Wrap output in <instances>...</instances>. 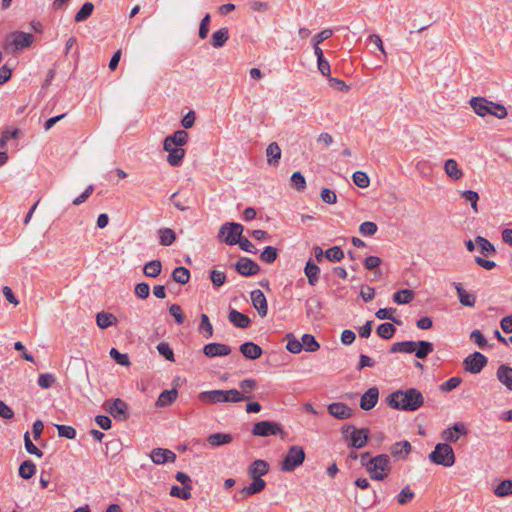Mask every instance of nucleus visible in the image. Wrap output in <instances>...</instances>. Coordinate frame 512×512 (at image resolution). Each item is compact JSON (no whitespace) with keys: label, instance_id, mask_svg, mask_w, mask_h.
<instances>
[{"label":"nucleus","instance_id":"obj_58","mask_svg":"<svg viewBox=\"0 0 512 512\" xmlns=\"http://www.w3.org/2000/svg\"><path fill=\"white\" fill-rule=\"evenodd\" d=\"M291 184L298 191H303L306 188L305 177L300 171H296L292 174Z\"/></svg>","mask_w":512,"mask_h":512},{"label":"nucleus","instance_id":"obj_23","mask_svg":"<svg viewBox=\"0 0 512 512\" xmlns=\"http://www.w3.org/2000/svg\"><path fill=\"white\" fill-rule=\"evenodd\" d=\"M242 355L250 360H256L262 356L263 350L262 348L253 342H245L239 347Z\"/></svg>","mask_w":512,"mask_h":512},{"label":"nucleus","instance_id":"obj_2","mask_svg":"<svg viewBox=\"0 0 512 512\" xmlns=\"http://www.w3.org/2000/svg\"><path fill=\"white\" fill-rule=\"evenodd\" d=\"M244 394H242L237 389H229V390H210L203 391L198 394L199 401L206 404H217V403H238L245 399H247Z\"/></svg>","mask_w":512,"mask_h":512},{"label":"nucleus","instance_id":"obj_19","mask_svg":"<svg viewBox=\"0 0 512 512\" xmlns=\"http://www.w3.org/2000/svg\"><path fill=\"white\" fill-rule=\"evenodd\" d=\"M467 429L463 423H456L452 427L445 429L442 432V439L446 442L455 443L458 441L460 435H465Z\"/></svg>","mask_w":512,"mask_h":512},{"label":"nucleus","instance_id":"obj_10","mask_svg":"<svg viewBox=\"0 0 512 512\" xmlns=\"http://www.w3.org/2000/svg\"><path fill=\"white\" fill-rule=\"evenodd\" d=\"M488 359L480 352H473L463 361L464 369L471 374H478L487 365Z\"/></svg>","mask_w":512,"mask_h":512},{"label":"nucleus","instance_id":"obj_25","mask_svg":"<svg viewBox=\"0 0 512 512\" xmlns=\"http://www.w3.org/2000/svg\"><path fill=\"white\" fill-rule=\"evenodd\" d=\"M411 444L407 440L395 442L390 447L391 455L398 459H405L411 452Z\"/></svg>","mask_w":512,"mask_h":512},{"label":"nucleus","instance_id":"obj_29","mask_svg":"<svg viewBox=\"0 0 512 512\" xmlns=\"http://www.w3.org/2000/svg\"><path fill=\"white\" fill-rule=\"evenodd\" d=\"M456 291H457V295H458V298H459V301L460 303L463 305V306H467V307H473L475 305V302H476V297L474 294H471V293H468L463 287H462V284L461 283H453Z\"/></svg>","mask_w":512,"mask_h":512},{"label":"nucleus","instance_id":"obj_53","mask_svg":"<svg viewBox=\"0 0 512 512\" xmlns=\"http://www.w3.org/2000/svg\"><path fill=\"white\" fill-rule=\"evenodd\" d=\"M191 488L179 487L177 485H173L170 489V495L172 497H177L183 500H188L191 498Z\"/></svg>","mask_w":512,"mask_h":512},{"label":"nucleus","instance_id":"obj_7","mask_svg":"<svg viewBox=\"0 0 512 512\" xmlns=\"http://www.w3.org/2000/svg\"><path fill=\"white\" fill-rule=\"evenodd\" d=\"M305 456V451L301 446H291L281 462V470L285 472L294 471L303 464Z\"/></svg>","mask_w":512,"mask_h":512},{"label":"nucleus","instance_id":"obj_26","mask_svg":"<svg viewBox=\"0 0 512 512\" xmlns=\"http://www.w3.org/2000/svg\"><path fill=\"white\" fill-rule=\"evenodd\" d=\"M305 276L308 279V283L311 286H315L319 281L320 268L316 265L312 259L306 262L304 267Z\"/></svg>","mask_w":512,"mask_h":512},{"label":"nucleus","instance_id":"obj_8","mask_svg":"<svg viewBox=\"0 0 512 512\" xmlns=\"http://www.w3.org/2000/svg\"><path fill=\"white\" fill-rule=\"evenodd\" d=\"M251 432L253 435L260 437L280 435L281 438H284L286 436V433L280 423L269 420L256 422L253 425Z\"/></svg>","mask_w":512,"mask_h":512},{"label":"nucleus","instance_id":"obj_32","mask_svg":"<svg viewBox=\"0 0 512 512\" xmlns=\"http://www.w3.org/2000/svg\"><path fill=\"white\" fill-rule=\"evenodd\" d=\"M232 440H233V437L231 434L221 433V432L211 434L207 437V442L212 447H218V446L229 444L232 442Z\"/></svg>","mask_w":512,"mask_h":512},{"label":"nucleus","instance_id":"obj_50","mask_svg":"<svg viewBox=\"0 0 512 512\" xmlns=\"http://www.w3.org/2000/svg\"><path fill=\"white\" fill-rule=\"evenodd\" d=\"M395 311V308H380L379 310L376 311L375 316L380 320L388 319L391 320L393 323L400 325L401 320L393 316V313Z\"/></svg>","mask_w":512,"mask_h":512},{"label":"nucleus","instance_id":"obj_40","mask_svg":"<svg viewBox=\"0 0 512 512\" xmlns=\"http://www.w3.org/2000/svg\"><path fill=\"white\" fill-rule=\"evenodd\" d=\"M415 293L410 289H402L393 294V301L399 305L408 304L414 299Z\"/></svg>","mask_w":512,"mask_h":512},{"label":"nucleus","instance_id":"obj_52","mask_svg":"<svg viewBox=\"0 0 512 512\" xmlns=\"http://www.w3.org/2000/svg\"><path fill=\"white\" fill-rule=\"evenodd\" d=\"M24 445L29 454L35 455L39 458L43 456V452L32 442L28 431L24 434Z\"/></svg>","mask_w":512,"mask_h":512},{"label":"nucleus","instance_id":"obj_45","mask_svg":"<svg viewBox=\"0 0 512 512\" xmlns=\"http://www.w3.org/2000/svg\"><path fill=\"white\" fill-rule=\"evenodd\" d=\"M497 497H506L512 495V480L506 479L501 481L494 489Z\"/></svg>","mask_w":512,"mask_h":512},{"label":"nucleus","instance_id":"obj_63","mask_svg":"<svg viewBox=\"0 0 512 512\" xmlns=\"http://www.w3.org/2000/svg\"><path fill=\"white\" fill-rule=\"evenodd\" d=\"M55 382L56 377L50 373L40 374L37 381L38 385L43 389H49Z\"/></svg>","mask_w":512,"mask_h":512},{"label":"nucleus","instance_id":"obj_56","mask_svg":"<svg viewBox=\"0 0 512 512\" xmlns=\"http://www.w3.org/2000/svg\"><path fill=\"white\" fill-rule=\"evenodd\" d=\"M353 182L360 188H367L370 184L369 176L363 171H356L352 176Z\"/></svg>","mask_w":512,"mask_h":512},{"label":"nucleus","instance_id":"obj_12","mask_svg":"<svg viewBox=\"0 0 512 512\" xmlns=\"http://www.w3.org/2000/svg\"><path fill=\"white\" fill-rule=\"evenodd\" d=\"M328 413L339 420H346L353 416V410L342 402H334L328 405Z\"/></svg>","mask_w":512,"mask_h":512},{"label":"nucleus","instance_id":"obj_64","mask_svg":"<svg viewBox=\"0 0 512 512\" xmlns=\"http://www.w3.org/2000/svg\"><path fill=\"white\" fill-rule=\"evenodd\" d=\"M415 494L410 490L409 486L404 487L397 496V502L405 505L414 498Z\"/></svg>","mask_w":512,"mask_h":512},{"label":"nucleus","instance_id":"obj_4","mask_svg":"<svg viewBox=\"0 0 512 512\" xmlns=\"http://www.w3.org/2000/svg\"><path fill=\"white\" fill-rule=\"evenodd\" d=\"M430 462L444 467H451L455 463V453L448 443L436 444L434 450L428 455Z\"/></svg>","mask_w":512,"mask_h":512},{"label":"nucleus","instance_id":"obj_47","mask_svg":"<svg viewBox=\"0 0 512 512\" xmlns=\"http://www.w3.org/2000/svg\"><path fill=\"white\" fill-rule=\"evenodd\" d=\"M303 349L307 352H315L320 348L319 343L312 334H304L301 338Z\"/></svg>","mask_w":512,"mask_h":512},{"label":"nucleus","instance_id":"obj_35","mask_svg":"<svg viewBox=\"0 0 512 512\" xmlns=\"http://www.w3.org/2000/svg\"><path fill=\"white\" fill-rule=\"evenodd\" d=\"M96 323L99 328L106 329L112 325H115L117 323V318L111 313L102 311L97 313Z\"/></svg>","mask_w":512,"mask_h":512},{"label":"nucleus","instance_id":"obj_5","mask_svg":"<svg viewBox=\"0 0 512 512\" xmlns=\"http://www.w3.org/2000/svg\"><path fill=\"white\" fill-rule=\"evenodd\" d=\"M367 472L372 480L381 481L387 477L391 470L390 458L387 454H380L369 460Z\"/></svg>","mask_w":512,"mask_h":512},{"label":"nucleus","instance_id":"obj_36","mask_svg":"<svg viewBox=\"0 0 512 512\" xmlns=\"http://www.w3.org/2000/svg\"><path fill=\"white\" fill-rule=\"evenodd\" d=\"M416 342L402 341L394 343L390 349V353H413L416 349Z\"/></svg>","mask_w":512,"mask_h":512},{"label":"nucleus","instance_id":"obj_33","mask_svg":"<svg viewBox=\"0 0 512 512\" xmlns=\"http://www.w3.org/2000/svg\"><path fill=\"white\" fill-rule=\"evenodd\" d=\"M229 39V30L227 27L220 28L215 31L211 36V45L214 48H220L225 45Z\"/></svg>","mask_w":512,"mask_h":512},{"label":"nucleus","instance_id":"obj_51","mask_svg":"<svg viewBox=\"0 0 512 512\" xmlns=\"http://www.w3.org/2000/svg\"><path fill=\"white\" fill-rule=\"evenodd\" d=\"M325 257L331 262H339L344 258V252L339 246H333L325 251Z\"/></svg>","mask_w":512,"mask_h":512},{"label":"nucleus","instance_id":"obj_18","mask_svg":"<svg viewBox=\"0 0 512 512\" xmlns=\"http://www.w3.org/2000/svg\"><path fill=\"white\" fill-rule=\"evenodd\" d=\"M250 296L254 308L261 317H265L268 312V305L264 293L259 289H255L251 292Z\"/></svg>","mask_w":512,"mask_h":512},{"label":"nucleus","instance_id":"obj_30","mask_svg":"<svg viewBox=\"0 0 512 512\" xmlns=\"http://www.w3.org/2000/svg\"><path fill=\"white\" fill-rule=\"evenodd\" d=\"M267 163L271 166H278L281 159V149L276 142L270 143L266 148Z\"/></svg>","mask_w":512,"mask_h":512},{"label":"nucleus","instance_id":"obj_16","mask_svg":"<svg viewBox=\"0 0 512 512\" xmlns=\"http://www.w3.org/2000/svg\"><path fill=\"white\" fill-rule=\"evenodd\" d=\"M150 458L153 463L161 465L166 462H174L176 460V454L169 449L154 448L150 453Z\"/></svg>","mask_w":512,"mask_h":512},{"label":"nucleus","instance_id":"obj_41","mask_svg":"<svg viewBox=\"0 0 512 512\" xmlns=\"http://www.w3.org/2000/svg\"><path fill=\"white\" fill-rule=\"evenodd\" d=\"M172 279L179 284H186L190 280V271L183 266L176 267L171 274Z\"/></svg>","mask_w":512,"mask_h":512},{"label":"nucleus","instance_id":"obj_42","mask_svg":"<svg viewBox=\"0 0 512 512\" xmlns=\"http://www.w3.org/2000/svg\"><path fill=\"white\" fill-rule=\"evenodd\" d=\"M159 242L163 246H170L176 240V233L170 228H161L158 231Z\"/></svg>","mask_w":512,"mask_h":512},{"label":"nucleus","instance_id":"obj_48","mask_svg":"<svg viewBox=\"0 0 512 512\" xmlns=\"http://www.w3.org/2000/svg\"><path fill=\"white\" fill-rule=\"evenodd\" d=\"M305 308L307 316L319 314L322 309V303L319 299L311 297L306 300Z\"/></svg>","mask_w":512,"mask_h":512},{"label":"nucleus","instance_id":"obj_38","mask_svg":"<svg viewBox=\"0 0 512 512\" xmlns=\"http://www.w3.org/2000/svg\"><path fill=\"white\" fill-rule=\"evenodd\" d=\"M18 473L21 478L28 480L36 473V465L32 460H25L20 464Z\"/></svg>","mask_w":512,"mask_h":512},{"label":"nucleus","instance_id":"obj_59","mask_svg":"<svg viewBox=\"0 0 512 512\" xmlns=\"http://www.w3.org/2000/svg\"><path fill=\"white\" fill-rule=\"evenodd\" d=\"M201 322L199 325V330L205 332L204 336L208 339L213 335V326L210 323L209 317L206 314H201Z\"/></svg>","mask_w":512,"mask_h":512},{"label":"nucleus","instance_id":"obj_1","mask_svg":"<svg viewBox=\"0 0 512 512\" xmlns=\"http://www.w3.org/2000/svg\"><path fill=\"white\" fill-rule=\"evenodd\" d=\"M387 405L395 410L416 411L424 404V396L416 388L396 390L386 398Z\"/></svg>","mask_w":512,"mask_h":512},{"label":"nucleus","instance_id":"obj_11","mask_svg":"<svg viewBox=\"0 0 512 512\" xmlns=\"http://www.w3.org/2000/svg\"><path fill=\"white\" fill-rule=\"evenodd\" d=\"M235 270L244 277L256 275L260 272V266L248 257H240L234 264Z\"/></svg>","mask_w":512,"mask_h":512},{"label":"nucleus","instance_id":"obj_15","mask_svg":"<svg viewBox=\"0 0 512 512\" xmlns=\"http://www.w3.org/2000/svg\"><path fill=\"white\" fill-rule=\"evenodd\" d=\"M379 399V390L377 387L369 388L360 399V408L369 411L374 408Z\"/></svg>","mask_w":512,"mask_h":512},{"label":"nucleus","instance_id":"obj_9","mask_svg":"<svg viewBox=\"0 0 512 512\" xmlns=\"http://www.w3.org/2000/svg\"><path fill=\"white\" fill-rule=\"evenodd\" d=\"M103 407L116 420L125 421L129 418L128 405L120 398L106 401Z\"/></svg>","mask_w":512,"mask_h":512},{"label":"nucleus","instance_id":"obj_39","mask_svg":"<svg viewBox=\"0 0 512 512\" xmlns=\"http://www.w3.org/2000/svg\"><path fill=\"white\" fill-rule=\"evenodd\" d=\"M444 169L453 180H459L463 176L462 170L458 168V163L454 159H448L445 162Z\"/></svg>","mask_w":512,"mask_h":512},{"label":"nucleus","instance_id":"obj_27","mask_svg":"<svg viewBox=\"0 0 512 512\" xmlns=\"http://www.w3.org/2000/svg\"><path fill=\"white\" fill-rule=\"evenodd\" d=\"M189 139V135L185 130H177L172 135L167 136L165 146L170 147L171 145L184 146Z\"/></svg>","mask_w":512,"mask_h":512},{"label":"nucleus","instance_id":"obj_17","mask_svg":"<svg viewBox=\"0 0 512 512\" xmlns=\"http://www.w3.org/2000/svg\"><path fill=\"white\" fill-rule=\"evenodd\" d=\"M473 111L480 117L490 115V108L493 105L492 101L487 100L484 97H473L469 101Z\"/></svg>","mask_w":512,"mask_h":512},{"label":"nucleus","instance_id":"obj_46","mask_svg":"<svg viewBox=\"0 0 512 512\" xmlns=\"http://www.w3.org/2000/svg\"><path fill=\"white\" fill-rule=\"evenodd\" d=\"M395 331V326L389 322L380 324L376 329L378 336L386 340L391 339L394 336Z\"/></svg>","mask_w":512,"mask_h":512},{"label":"nucleus","instance_id":"obj_6","mask_svg":"<svg viewBox=\"0 0 512 512\" xmlns=\"http://www.w3.org/2000/svg\"><path fill=\"white\" fill-rule=\"evenodd\" d=\"M244 227L240 223L226 222L224 223L218 232V240L229 246L236 245L240 242Z\"/></svg>","mask_w":512,"mask_h":512},{"label":"nucleus","instance_id":"obj_31","mask_svg":"<svg viewBox=\"0 0 512 512\" xmlns=\"http://www.w3.org/2000/svg\"><path fill=\"white\" fill-rule=\"evenodd\" d=\"M177 396L178 391L175 388L162 391L156 401V407H167L171 405L176 400Z\"/></svg>","mask_w":512,"mask_h":512},{"label":"nucleus","instance_id":"obj_24","mask_svg":"<svg viewBox=\"0 0 512 512\" xmlns=\"http://www.w3.org/2000/svg\"><path fill=\"white\" fill-rule=\"evenodd\" d=\"M269 471V464L267 461L257 459L248 466V475L250 477H259L266 475Z\"/></svg>","mask_w":512,"mask_h":512},{"label":"nucleus","instance_id":"obj_13","mask_svg":"<svg viewBox=\"0 0 512 512\" xmlns=\"http://www.w3.org/2000/svg\"><path fill=\"white\" fill-rule=\"evenodd\" d=\"M163 149L168 152L167 162L174 167H178L182 164L183 158L185 156V150L182 146L171 145L170 147L165 146V141L163 142Z\"/></svg>","mask_w":512,"mask_h":512},{"label":"nucleus","instance_id":"obj_28","mask_svg":"<svg viewBox=\"0 0 512 512\" xmlns=\"http://www.w3.org/2000/svg\"><path fill=\"white\" fill-rule=\"evenodd\" d=\"M252 483L246 487H243L240 491L243 496H251L260 493L266 486V482L259 477H251Z\"/></svg>","mask_w":512,"mask_h":512},{"label":"nucleus","instance_id":"obj_62","mask_svg":"<svg viewBox=\"0 0 512 512\" xmlns=\"http://www.w3.org/2000/svg\"><path fill=\"white\" fill-rule=\"evenodd\" d=\"M378 227L374 222L371 221H365L360 224L359 226V232L363 236H373L377 232Z\"/></svg>","mask_w":512,"mask_h":512},{"label":"nucleus","instance_id":"obj_49","mask_svg":"<svg viewBox=\"0 0 512 512\" xmlns=\"http://www.w3.org/2000/svg\"><path fill=\"white\" fill-rule=\"evenodd\" d=\"M278 257V250L273 246H266L260 254L261 261L272 264Z\"/></svg>","mask_w":512,"mask_h":512},{"label":"nucleus","instance_id":"obj_21","mask_svg":"<svg viewBox=\"0 0 512 512\" xmlns=\"http://www.w3.org/2000/svg\"><path fill=\"white\" fill-rule=\"evenodd\" d=\"M11 36L13 37L12 44L15 50H22L29 47L34 40L32 34L23 31L13 32Z\"/></svg>","mask_w":512,"mask_h":512},{"label":"nucleus","instance_id":"obj_54","mask_svg":"<svg viewBox=\"0 0 512 512\" xmlns=\"http://www.w3.org/2000/svg\"><path fill=\"white\" fill-rule=\"evenodd\" d=\"M287 339H288V342L286 345V349L289 352H291L293 354H297L302 351V349H303L302 341H299L298 339H296L293 334H287Z\"/></svg>","mask_w":512,"mask_h":512},{"label":"nucleus","instance_id":"obj_14","mask_svg":"<svg viewBox=\"0 0 512 512\" xmlns=\"http://www.w3.org/2000/svg\"><path fill=\"white\" fill-rule=\"evenodd\" d=\"M203 353L209 358L227 356L231 353V347L222 343H208L203 347Z\"/></svg>","mask_w":512,"mask_h":512},{"label":"nucleus","instance_id":"obj_55","mask_svg":"<svg viewBox=\"0 0 512 512\" xmlns=\"http://www.w3.org/2000/svg\"><path fill=\"white\" fill-rule=\"evenodd\" d=\"M209 278L213 284L214 288H219L226 282V274L225 272L218 270H211L209 273Z\"/></svg>","mask_w":512,"mask_h":512},{"label":"nucleus","instance_id":"obj_20","mask_svg":"<svg viewBox=\"0 0 512 512\" xmlns=\"http://www.w3.org/2000/svg\"><path fill=\"white\" fill-rule=\"evenodd\" d=\"M228 320L233 326L241 329H246L251 325V319L234 308L229 309Z\"/></svg>","mask_w":512,"mask_h":512},{"label":"nucleus","instance_id":"obj_43","mask_svg":"<svg viewBox=\"0 0 512 512\" xmlns=\"http://www.w3.org/2000/svg\"><path fill=\"white\" fill-rule=\"evenodd\" d=\"M476 243L480 248V252L485 256H493L496 254V249L492 243H490L486 238L482 236H477L475 238Z\"/></svg>","mask_w":512,"mask_h":512},{"label":"nucleus","instance_id":"obj_60","mask_svg":"<svg viewBox=\"0 0 512 512\" xmlns=\"http://www.w3.org/2000/svg\"><path fill=\"white\" fill-rule=\"evenodd\" d=\"M110 356L119 365L126 366V367L130 365L128 355L119 352L116 348H112L110 350Z\"/></svg>","mask_w":512,"mask_h":512},{"label":"nucleus","instance_id":"obj_61","mask_svg":"<svg viewBox=\"0 0 512 512\" xmlns=\"http://www.w3.org/2000/svg\"><path fill=\"white\" fill-rule=\"evenodd\" d=\"M58 431L59 437L67 439H74L76 437V430L69 425L57 424L55 425Z\"/></svg>","mask_w":512,"mask_h":512},{"label":"nucleus","instance_id":"obj_44","mask_svg":"<svg viewBox=\"0 0 512 512\" xmlns=\"http://www.w3.org/2000/svg\"><path fill=\"white\" fill-rule=\"evenodd\" d=\"M94 5L91 2H85L75 14V22H83L87 20L93 13Z\"/></svg>","mask_w":512,"mask_h":512},{"label":"nucleus","instance_id":"obj_57","mask_svg":"<svg viewBox=\"0 0 512 512\" xmlns=\"http://www.w3.org/2000/svg\"><path fill=\"white\" fill-rule=\"evenodd\" d=\"M159 354L168 361H175L174 352L167 342H161L157 345Z\"/></svg>","mask_w":512,"mask_h":512},{"label":"nucleus","instance_id":"obj_22","mask_svg":"<svg viewBox=\"0 0 512 512\" xmlns=\"http://www.w3.org/2000/svg\"><path fill=\"white\" fill-rule=\"evenodd\" d=\"M496 378L507 390L512 391V367L501 364L497 368Z\"/></svg>","mask_w":512,"mask_h":512},{"label":"nucleus","instance_id":"obj_3","mask_svg":"<svg viewBox=\"0 0 512 512\" xmlns=\"http://www.w3.org/2000/svg\"><path fill=\"white\" fill-rule=\"evenodd\" d=\"M341 433L348 447L361 449L367 445L370 431L368 428L358 429L353 424L347 423L342 426Z\"/></svg>","mask_w":512,"mask_h":512},{"label":"nucleus","instance_id":"obj_34","mask_svg":"<svg viewBox=\"0 0 512 512\" xmlns=\"http://www.w3.org/2000/svg\"><path fill=\"white\" fill-rule=\"evenodd\" d=\"M416 349H415V356L418 358V359H425L427 358V356L433 352L434 350V345L433 343L429 342V341H425V340H420L418 342H416Z\"/></svg>","mask_w":512,"mask_h":512},{"label":"nucleus","instance_id":"obj_37","mask_svg":"<svg viewBox=\"0 0 512 512\" xmlns=\"http://www.w3.org/2000/svg\"><path fill=\"white\" fill-rule=\"evenodd\" d=\"M162 264L159 260H152L147 262L143 267V273L147 277L156 278L160 275Z\"/></svg>","mask_w":512,"mask_h":512}]
</instances>
